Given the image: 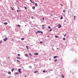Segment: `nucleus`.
Returning a JSON list of instances; mask_svg holds the SVG:
<instances>
[{"label":"nucleus","mask_w":78,"mask_h":78,"mask_svg":"<svg viewBox=\"0 0 78 78\" xmlns=\"http://www.w3.org/2000/svg\"><path fill=\"white\" fill-rule=\"evenodd\" d=\"M24 8L25 9H27V7H26L25 6Z\"/></svg>","instance_id":"obj_34"},{"label":"nucleus","mask_w":78,"mask_h":78,"mask_svg":"<svg viewBox=\"0 0 78 78\" xmlns=\"http://www.w3.org/2000/svg\"><path fill=\"white\" fill-rule=\"evenodd\" d=\"M48 28L49 29H51V27L50 26H48Z\"/></svg>","instance_id":"obj_21"},{"label":"nucleus","mask_w":78,"mask_h":78,"mask_svg":"<svg viewBox=\"0 0 78 78\" xmlns=\"http://www.w3.org/2000/svg\"><path fill=\"white\" fill-rule=\"evenodd\" d=\"M38 72V71H36L34 72V73H37Z\"/></svg>","instance_id":"obj_17"},{"label":"nucleus","mask_w":78,"mask_h":78,"mask_svg":"<svg viewBox=\"0 0 78 78\" xmlns=\"http://www.w3.org/2000/svg\"><path fill=\"white\" fill-rule=\"evenodd\" d=\"M40 44H41V43H43V41H40Z\"/></svg>","instance_id":"obj_27"},{"label":"nucleus","mask_w":78,"mask_h":78,"mask_svg":"<svg viewBox=\"0 0 78 78\" xmlns=\"http://www.w3.org/2000/svg\"><path fill=\"white\" fill-rule=\"evenodd\" d=\"M33 3H34V4L35 3L34 2H33Z\"/></svg>","instance_id":"obj_44"},{"label":"nucleus","mask_w":78,"mask_h":78,"mask_svg":"<svg viewBox=\"0 0 78 78\" xmlns=\"http://www.w3.org/2000/svg\"><path fill=\"white\" fill-rule=\"evenodd\" d=\"M34 55H39V53H34Z\"/></svg>","instance_id":"obj_4"},{"label":"nucleus","mask_w":78,"mask_h":78,"mask_svg":"<svg viewBox=\"0 0 78 78\" xmlns=\"http://www.w3.org/2000/svg\"><path fill=\"white\" fill-rule=\"evenodd\" d=\"M17 56H20V54H18L17 55Z\"/></svg>","instance_id":"obj_29"},{"label":"nucleus","mask_w":78,"mask_h":78,"mask_svg":"<svg viewBox=\"0 0 78 78\" xmlns=\"http://www.w3.org/2000/svg\"><path fill=\"white\" fill-rule=\"evenodd\" d=\"M66 34H65L64 35V37L66 36Z\"/></svg>","instance_id":"obj_42"},{"label":"nucleus","mask_w":78,"mask_h":78,"mask_svg":"<svg viewBox=\"0 0 78 78\" xmlns=\"http://www.w3.org/2000/svg\"><path fill=\"white\" fill-rule=\"evenodd\" d=\"M52 31V29H51L49 31Z\"/></svg>","instance_id":"obj_30"},{"label":"nucleus","mask_w":78,"mask_h":78,"mask_svg":"<svg viewBox=\"0 0 78 78\" xmlns=\"http://www.w3.org/2000/svg\"><path fill=\"white\" fill-rule=\"evenodd\" d=\"M63 19V17H62V15L61 18H60L61 20H62Z\"/></svg>","instance_id":"obj_8"},{"label":"nucleus","mask_w":78,"mask_h":78,"mask_svg":"<svg viewBox=\"0 0 78 78\" xmlns=\"http://www.w3.org/2000/svg\"><path fill=\"white\" fill-rule=\"evenodd\" d=\"M32 9H35V7L34 6V7H32Z\"/></svg>","instance_id":"obj_18"},{"label":"nucleus","mask_w":78,"mask_h":78,"mask_svg":"<svg viewBox=\"0 0 78 78\" xmlns=\"http://www.w3.org/2000/svg\"><path fill=\"white\" fill-rule=\"evenodd\" d=\"M52 50H55V49H54L53 48L52 49Z\"/></svg>","instance_id":"obj_47"},{"label":"nucleus","mask_w":78,"mask_h":78,"mask_svg":"<svg viewBox=\"0 0 78 78\" xmlns=\"http://www.w3.org/2000/svg\"><path fill=\"white\" fill-rule=\"evenodd\" d=\"M19 72L20 73H22V72L21 71V70L20 69H18Z\"/></svg>","instance_id":"obj_1"},{"label":"nucleus","mask_w":78,"mask_h":78,"mask_svg":"<svg viewBox=\"0 0 78 78\" xmlns=\"http://www.w3.org/2000/svg\"><path fill=\"white\" fill-rule=\"evenodd\" d=\"M0 43H2V41H0Z\"/></svg>","instance_id":"obj_38"},{"label":"nucleus","mask_w":78,"mask_h":78,"mask_svg":"<svg viewBox=\"0 0 78 78\" xmlns=\"http://www.w3.org/2000/svg\"><path fill=\"white\" fill-rule=\"evenodd\" d=\"M60 5H61L62 6H63V5H62L61 4H60Z\"/></svg>","instance_id":"obj_40"},{"label":"nucleus","mask_w":78,"mask_h":78,"mask_svg":"<svg viewBox=\"0 0 78 78\" xmlns=\"http://www.w3.org/2000/svg\"><path fill=\"white\" fill-rule=\"evenodd\" d=\"M45 20V19L44 18H42V20Z\"/></svg>","instance_id":"obj_32"},{"label":"nucleus","mask_w":78,"mask_h":78,"mask_svg":"<svg viewBox=\"0 0 78 78\" xmlns=\"http://www.w3.org/2000/svg\"><path fill=\"white\" fill-rule=\"evenodd\" d=\"M37 33H43V32H42V31H37Z\"/></svg>","instance_id":"obj_3"},{"label":"nucleus","mask_w":78,"mask_h":78,"mask_svg":"<svg viewBox=\"0 0 78 78\" xmlns=\"http://www.w3.org/2000/svg\"><path fill=\"white\" fill-rule=\"evenodd\" d=\"M17 25L18 27H20V25Z\"/></svg>","instance_id":"obj_20"},{"label":"nucleus","mask_w":78,"mask_h":78,"mask_svg":"<svg viewBox=\"0 0 78 78\" xmlns=\"http://www.w3.org/2000/svg\"><path fill=\"white\" fill-rule=\"evenodd\" d=\"M42 29H44L45 28V27H43L42 28Z\"/></svg>","instance_id":"obj_36"},{"label":"nucleus","mask_w":78,"mask_h":78,"mask_svg":"<svg viewBox=\"0 0 78 78\" xmlns=\"http://www.w3.org/2000/svg\"><path fill=\"white\" fill-rule=\"evenodd\" d=\"M24 76L25 77H26L27 76Z\"/></svg>","instance_id":"obj_48"},{"label":"nucleus","mask_w":78,"mask_h":78,"mask_svg":"<svg viewBox=\"0 0 78 78\" xmlns=\"http://www.w3.org/2000/svg\"><path fill=\"white\" fill-rule=\"evenodd\" d=\"M29 55L30 56H32V55L31 54V53H29Z\"/></svg>","instance_id":"obj_16"},{"label":"nucleus","mask_w":78,"mask_h":78,"mask_svg":"<svg viewBox=\"0 0 78 78\" xmlns=\"http://www.w3.org/2000/svg\"><path fill=\"white\" fill-rule=\"evenodd\" d=\"M65 22H67V21H66V20H65Z\"/></svg>","instance_id":"obj_46"},{"label":"nucleus","mask_w":78,"mask_h":78,"mask_svg":"<svg viewBox=\"0 0 78 78\" xmlns=\"http://www.w3.org/2000/svg\"><path fill=\"white\" fill-rule=\"evenodd\" d=\"M14 69H11L12 72H13L14 71Z\"/></svg>","instance_id":"obj_14"},{"label":"nucleus","mask_w":78,"mask_h":78,"mask_svg":"<svg viewBox=\"0 0 78 78\" xmlns=\"http://www.w3.org/2000/svg\"><path fill=\"white\" fill-rule=\"evenodd\" d=\"M63 12H66V10H64L63 11Z\"/></svg>","instance_id":"obj_26"},{"label":"nucleus","mask_w":78,"mask_h":78,"mask_svg":"<svg viewBox=\"0 0 78 78\" xmlns=\"http://www.w3.org/2000/svg\"><path fill=\"white\" fill-rule=\"evenodd\" d=\"M10 8H11V9L12 10H14V9H13V8L12 7H10Z\"/></svg>","instance_id":"obj_11"},{"label":"nucleus","mask_w":78,"mask_h":78,"mask_svg":"<svg viewBox=\"0 0 78 78\" xmlns=\"http://www.w3.org/2000/svg\"><path fill=\"white\" fill-rule=\"evenodd\" d=\"M1 44V43H0V44Z\"/></svg>","instance_id":"obj_58"},{"label":"nucleus","mask_w":78,"mask_h":78,"mask_svg":"<svg viewBox=\"0 0 78 78\" xmlns=\"http://www.w3.org/2000/svg\"><path fill=\"white\" fill-rule=\"evenodd\" d=\"M62 78H64V75H63V74L62 75Z\"/></svg>","instance_id":"obj_28"},{"label":"nucleus","mask_w":78,"mask_h":78,"mask_svg":"<svg viewBox=\"0 0 78 78\" xmlns=\"http://www.w3.org/2000/svg\"><path fill=\"white\" fill-rule=\"evenodd\" d=\"M75 17H76V16H74V20H75L76 19H75Z\"/></svg>","instance_id":"obj_33"},{"label":"nucleus","mask_w":78,"mask_h":78,"mask_svg":"<svg viewBox=\"0 0 78 78\" xmlns=\"http://www.w3.org/2000/svg\"><path fill=\"white\" fill-rule=\"evenodd\" d=\"M43 72L44 73H45V70H43Z\"/></svg>","instance_id":"obj_37"},{"label":"nucleus","mask_w":78,"mask_h":78,"mask_svg":"<svg viewBox=\"0 0 78 78\" xmlns=\"http://www.w3.org/2000/svg\"><path fill=\"white\" fill-rule=\"evenodd\" d=\"M55 38H58V37H59V36L55 35Z\"/></svg>","instance_id":"obj_5"},{"label":"nucleus","mask_w":78,"mask_h":78,"mask_svg":"<svg viewBox=\"0 0 78 78\" xmlns=\"http://www.w3.org/2000/svg\"><path fill=\"white\" fill-rule=\"evenodd\" d=\"M58 49H59V48H57V50H58Z\"/></svg>","instance_id":"obj_54"},{"label":"nucleus","mask_w":78,"mask_h":78,"mask_svg":"<svg viewBox=\"0 0 78 78\" xmlns=\"http://www.w3.org/2000/svg\"><path fill=\"white\" fill-rule=\"evenodd\" d=\"M51 12H53V11H51Z\"/></svg>","instance_id":"obj_52"},{"label":"nucleus","mask_w":78,"mask_h":78,"mask_svg":"<svg viewBox=\"0 0 78 78\" xmlns=\"http://www.w3.org/2000/svg\"><path fill=\"white\" fill-rule=\"evenodd\" d=\"M61 24H58V28H61Z\"/></svg>","instance_id":"obj_2"},{"label":"nucleus","mask_w":78,"mask_h":78,"mask_svg":"<svg viewBox=\"0 0 78 78\" xmlns=\"http://www.w3.org/2000/svg\"><path fill=\"white\" fill-rule=\"evenodd\" d=\"M51 70H52V69L50 70V71H51Z\"/></svg>","instance_id":"obj_49"},{"label":"nucleus","mask_w":78,"mask_h":78,"mask_svg":"<svg viewBox=\"0 0 78 78\" xmlns=\"http://www.w3.org/2000/svg\"><path fill=\"white\" fill-rule=\"evenodd\" d=\"M58 57V56H55V57H54V59H56V58H57Z\"/></svg>","instance_id":"obj_12"},{"label":"nucleus","mask_w":78,"mask_h":78,"mask_svg":"<svg viewBox=\"0 0 78 78\" xmlns=\"http://www.w3.org/2000/svg\"><path fill=\"white\" fill-rule=\"evenodd\" d=\"M19 9V7H18V9Z\"/></svg>","instance_id":"obj_50"},{"label":"nucleus","mask_w":78,"mask_h":78,"mask_svg":"<svg viewBox=\"0 0 78 78\" xmlns=\"http://www.w3.org/2000/svg\"><path fill=\"white\" fill-rule=\"evenodd\" d=\"M26 48H27V50H28V49H29V48H28V46H26Z\"/></svg>","instance_id":"obj_15"},{"label":"nucleus","mask_w":78,"mask_h":78,"mask_svg":"<svg viewBox=\"0 0 78 78\" xmlns=\"http://www.w3.org/2000/svg\"><path fill=\"white\" fill-rule=\"evenodd\" d=\"M42 27H44V25H42Z\"/></svg>","instance_id":"obj_43"},{"label":"nucleus","mask_w":78,"mask_h":78,"mask_svg":"<svg viewBox=\"0 0 78 78\" xmlns=\"http://www.w3.org/2000/svg\"><path fill=\"white\" fill-rule=\"evenodd\" d=\"M29 67H30V69H31V66H30Z\"/></svg>","instance_id":"obj_39"},{"label":"nucleus","mask_w":78,"mask_h":78,"mask_svg":"<svg viewBox=\"0 0 78 78\" xmlns=\"http://www.w3.org/2000/svg\"><path fill=\"white\" fill-rule=\"evenodd\" d=\"M17 12H18V10H17Z\"/></svg>","instance_id":"obj_51"},{"label":"nucleus","mask_w":78,"mask_h":78,"mask_svg":"<svg viewBox=\"0 0 78 78\" xmlns=\"http://www.w3.org/2000/svg\"><path fill=\"white\" fill-rule=\"evenodd\" d=\"M17 59H20V57H16Z\"/></svg>","instance_id":"obj_9"},{"label":"nucleus","mask_w":78,"mask_h":78,"mask_svg":"<svg viewBox=\"0 0 78 78\" xmlns=\"http://www.w3.org/2000/svg\"><path fill=\"white\" fill-rule=\"evenodd\" d=\"M17 61H18V62H20V61H19V60H17Z\"/></svg>","instance_id":"obj_41"},{"label":"nucleus","mask_w":78,"mask_h":78,"mask_svg":"<svg viewBox=\"0 0 78 78\" xmlns=\"http://www.w3.org/2000/svg\"><path fill=\"white\" fill-rule=\"evenodd\" d=\"M35 5H36V6H37V3H35Z\"/></svg>","instance_id":"obj_24"},{"label":"nucleus","mask_w":78,"mask_h":78,"mask_svg":"<svg viewBox=\"0 0 78 78\" xmlns=\"http://www.w3.org/2000/svg\"><path fill=\"white\" fill-rule=\"evenodd\" d=\"M25 39V38H21V40L22 41H23V40H24Z\"/></svg>","instance_id":"obj_13"},{"label":"nucleus","mask_w":78,"mask_h":78,"mask_svg":"<svg viewBox=\"0 0 78 78\" xmlns=\"http://www.w3.org/2000/svg\"><path fill=\"white\" fill-rule=\"evenodd\" d=\"M11 73L10 72H8V74H11Z\"/></svg>","instance_id":"obj_19"},{"label":"nucleus","mask_w":78,"mask_h":78,"mask_svg":"<svg viewBox=\"0 0 78 78\" xmlns=\"http://www.w3.org/2000/svg\"><path fill=\"white\" fill-rule=\"evenodd\" d=\"M12 41H14V40H13V39H12Z\"/></svg>","instance_id":"obj_57"},{"label":"nucleus","mask_w":78,"mask_h":78,"mask_svg":"<svg viewBox=\"0 0 78 78\" xmlns=\"http://www.w3.org/2000/svg\"><path fill=\"white\" fill-rule=\"evenodd\" d=\"M63 40H64V41H65L66 40V38H63Z\"/></svg>","instance_id":"obj_22"},{"label":"nucleus","mask_w":78,"mask_h":78,"mask_svg":"<svg viewBox=\"0 0 78 78\" xmlns=\"http://www.w3.org/2000/svg\"><path fill=\"white\" fill-rule=\"evenodd\" d=\"M7 40V38L5 37V38L4 39V41H6Z\"/></svg>","instance_id":"obj_6"},{"label":"nucleus","mask_w":78,"mask_h":78,"mask_svg":"<svg viewBox=\"0 0 78 78\" xmlns=\"http://www.w3.org/2000/svg\"><path fill=\"white\" fill-rule=\"evenodd\" d=\"M25 27H27V25H25Z\"/></svg>","instance_id":"obj_56"},{"label":"nucleus","mask_w":78,"mask_h":78,"mask_svg":"<svg viewBox=\"0 0 78 78\" xmlns=\"http://www.w3.org/2000/svg\"><path fill=\"white\" fill-rule=\"evenodd\" d=\"M18 11H20V10H19Z\"/></svg>","instance_id":"obj_55"},{"label":"nucleus","mask_w":78,"mask_h":78,"mask_svg":"<svg viewBox=\"0 0 78 78\" xmlns=\"http://www.w3.org/2000/svg\"><path fill=\"white\" fill-rule=\"evenodd\" d=\"M4 23L5 24V25H7L8 24V23L4 22Z\"/></svg>","instance_id":"obj_10"},{"label":"nucleus","mask_w":78,"mask_h":78,"mask_svg":"<svg viewBox=\"0 0 78 78\" xmlns=\"http://www.w3.org/2000/svg\"><path fill=\"white\" fill-rule=\"evenodd\" d=\"M47 37H50V36L48 35V36Z\"/></svg>","instance_id":"obj_45"},{"label":"nucleus","mask_w":78,"mask_h":78,"mask_svg":"<svg viewBox=\"0 0 78 78\" xmlns=\"http://www.w3.org/2000/svg\"><path fill=\"white\" fill-rule=\"evenodd\" d=\"M50 16H53V15H50Z\"/></svg>","instance_id":"obj_53"},{"label":"nucleus","mask_w":78,"mask_h":78,"mask_svg":"<svg viewBox=\"0 0 78 78\" xmlns=\"http://www.w3.org/2000/svg\"><path fill=\"white\" fill-rule=\"evenodd\" d=\"M19 74V73L18 72L15 73V75H18Z\"/></svg>","instance_id":"obj_7"},{"label":"nucleus","mask_w":78,"mask_h":78,"mask_svg":"<svg viewBox=\"0 0 78 78\" xmlns=\"http://www.w3.org/2000/svg\"><path fill=\"white\" fill-rule=\"evenodd\" d=\"M25 56H26V57H27V56H28V55L27 54H26Z\"/></svg>","instance_id":"obj_23"},{"label":"nucleus","mask_w":78,"mask_h":78,"mask_svg":"<svg viewBox=\"0 0 78 78\" xmlns=\"http://www.w3.org/2000/svg\"><path fill=\"white\" fill-rule=\"evenodd\" d=\"M30 2L32 3H33V2H32V1H31V0H30Z\"/></svg>","instance_id":"obj_31"},{"label":"nucleus","mask_w":78,"mask_h":78,"mask_svg":"<svg viewBox=\"0 0 78 78\" xmlns=\"http://www.w3.org/2000/svg\"><path fill=\"white\" fill-rule=\"evenodd\" d=\"M57 59H56L55 60H54L55 62H56V61H57Z\"/></svg>","instance_id":"obj_25"},{"label":"nucleus","mask_w":78,"mask_h":78,"mask_svg":"<svg viewBox=\"0 0 78 78\" xmlns=\"http://www.w3.org/2000/svg\"><path fill=\"white\" fill-rule=\"evenodd\" d=\"M31 18H32V19H33L34 17H33L32 16L31 17Z\"/></svg>","instance_id":"obj_35"}]
</instances>
